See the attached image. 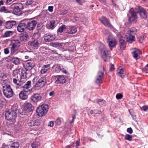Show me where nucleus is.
<instances>
[{"label":"nucleus","instance_id":"f3484780","mask_svg":"<svg viewBox=\"0 0 148 148\" xmlns=\"http://www.w3.org/2000/svg\"><path fill=\"white\" fill-rule=\"evenodd\" d=\"M104 73L101 72H99L96 77L95 83L97 84H101L102 83V79L104 75Z\"/></svg>","mask_w":148,"mask_h":148},{"label":"nucleus","instance_id":"423d86ee","mask_svg":"<svg viewBox=\"0 0 148 148\" xmlns=\"http://www.w3.org/2000/svg\"><path fill=\"white\" fill-rule=\"evenodd\" d=\"M102 58L105 62L108 61L111 57L110 52L106 48H103L101 50Z\"/></svg>","mask_w":148,"mask_h":148},{"label":"nucleus","instance_id":"a18cd8bd","mask_svg":"<svg viewBox=\"0 0 148 148\" xmlns=\"http://www.w3.org/2000/svg\"><path fill=\"white\" fill-rule=\"evenodd\" d=\"M40 36V34L39 31H37V32L34 33L33 36L36 39L39 38Z\"/></svg>","mask_w":148,"mask_h":148},{"label":"nucleus","instance_id":"e433bc0d","mask_svg":"<svg viewBox=\"0 0 148 148\" xmlns=\"http://www.w3.org/2000/svg\"><path fill=\"white\" fill-rule=\"evenodd\" d=\"M13 33L12 31H7L6 32L3 36V38L7 37L12 36Z\"/></svg>","mask_w":148,"mask_h":148},{"label":"nucleus","instance_id":"f8f14e48","mask_svg":"<svg viewBox=\"0 0 148 148\" xmlns=\"http://www.w3.org/2000/svg\"><path fill=\"white\" fill-rule=\"evenodd\" d=\"M30 99L31 102L36 104L37 102L41 100V96L38 93L35 94L31 97Z\"/></svg>","mask_w":148,"mask_h":148},{"label":"nucleus","instance_id":"9d476101","mask_svg":"<svg viewBox=\"0 0 148 148\" xmlns=\"http://www.w3.org/2000/svg\"><path fill=\"white\" fill-rule=\"evenodd\" d=\"M107 42L110 48L114 47L117 42L116 39L112 35H110L107 39Z\"/></svg>","mask_w":148,"mask_h":148},{"label":"nucleus","instance_id":"2f4dec72","mask_svg":"<svg viewBox=\"0 0 148 148\" xmlns=\"http://www.w3.org/2000/svg\"><path fill=\"white\" fill-rule=\"evenodd\" d=\"M19 147V144L17 142H12L8 146V148H18Z\"/></svg>","mask_w":148,"mask_h":148},{"label":"nucleus","instance_id":"72a5a7b5","mask_svg":"<svg viewBox=\"0 0 148 148\" xmlns=\"http://www.w3.org/2000/svg\"><path fill=\"white\" fill-rule=\"evenodd\" d=\"M55 21L52 20L47 25V27L49 29H53L54 28Z\"/></svg>","mask_w":148,"mask_h":148},{"label":"nucleus","instance_id":"79ce46f5","mask_svg":"<svg viewBox=\"0 0 148 148\" xmlns=\"http://www.w3.org/2000/svg\"><path fill=\"white\" fill-rule=\"evenodd\" d=\"M97 102L100 106H101L105 104L106 101L103 99H99L97 101Z\"/></svg>","mask_w":148,"mask_h":148},{"label":"nucleus","instance_id":"39448f33","mask_svg":"<svg viewBox=\"0 0 148 148\" xmlns=\"http://www.w3.org/2000/svg\"><path fill=\"white\" fill-rule=\"evenodd\" d=\"M48 106L46 104H43L38 107L36 112L38 115L42 117L45 115L48 111Z\"/></svg>","mask_w":148,"mask_h":148},{"label":"nucleus","instance_id":"4c0bfd02","mask_svg":"<svg viewBox=\"0 0 148 148\" xmlns=\"http://www.w3.org/2000/svg\"><path fill=\"white\" fill-rule=\"evenodd\" d=\"M0 12L4 13H9L10 12L8 8L3 6L0 8Z\"/></svg>","mask_w":148,"mask_h":148},{"label":"nucleus","instance_id":"de8ad7c7","mask_svg":"<svg viewBox=\"0 0 148 148\" xmlns=\"http://www.w3.org/2000/svg\"><path fill=\"white\" fill-rule=\"evenodd\" d=\"M123 95L122 94L118 93L116 95V97L117 99H120L123 98Z\"/></svg>","mask_w":148,"mask_h":148},{"label":"nucleus","instance_id":"a211bd4d","mask_svg":"<svg viewBox=\"0 0 148 148\" xmlns=\"http://www.w3.org/2000/svg\"><path fill=\"white\" fill-rule=\"evenodd\" d=\"M21 75V78L23 79H26L27 78L29 77L30 76V71L29 70H27L25 69V70H22Z\"/></svg>","mask_w":148,"mask_h":148},{"label":"nucleus","instance_id":"9b49d317","mask_svg":"<svg viewBox=\"0 0 148 148\" xmlns=\"http://www.w3.org/2000/svg\"><path fill=\"white\" fill-rule=\"evenodd\" d=\"M35 63L32 61L28 60L24 64V66L25 69L30 71L35 66Z\"/></svg>","mask_w":148,"mask_h":148},{"label":"nucleus","instance_id":"a19ab883","mask_svg":"<svg viewBox=\"0 0 148 148\" xmlns=\"http://www.w3.org/2000/svg\"><path fill=\"white\" fill-rule=\"evenodd\" d=\"M63 69V66H58L56 67L55 68V71L57 73H59L60 71H61Z\"/></svg>","mask_w":148,"mask_h":148},{"label":"nucleus","instance_id":"c9c22d12","mask_svg":"<svg viewBox=\"0 0 148 148\" xmlns=\"http://www.w3.org/2000/svg\"><path fill=\"white\" fill-rule=\"evenodd\" d=\"M130 14L131 16L134 17L135 18L137 19L138 18V16H137L138 12L134 11L133 9H131L130 10Z\"/></svg>","mask_w":148,"mask_h":148},{"label":"nucleus","instance_id":"393cba45","mask_svg":"<svg viewBox=\"0 0 148 148\" xmlns=\"http://www.w3.org/2000/svg\"><path fill=\"white\" fill-rule=\"evenodd\" d=\"M13 78H15L18 80L21 81V77L19 73V71L18 70L16 69L13 71Z\"/></svg>","mask_w":148,"mask_h":148},{"label":"nucleus","instance_id":"0eeeda50","mask_svg":"<svg viewBox=\"0 0 148 148\" xmlns=\"http://www.w3.org/2000/svg\"><path fill=\"white\" fill-rule=\"evenodd\" d=\"M27 29L29 31L34 29L37 24V22L35 20H25Z\"/></svg>","mask_w":148,"mask_h":148},{"label":"nucleus","instance_id":"412c9836","mask_svg":"<svg viewBox=\"0 0 148 148\" xmlns=\"http://www.w3.org/2000/svg\"><path fill=\"white\" fill-rule=\"evenodd\" d=\"M67 32L66 33L69 34H73L77 32L76 28L74 26H70L67 28Z\"/></svg>","mask_w":148,"mask_h":148},{"label":"nucleus","instance_id":"49530a36","mask_svg":"<svg viewBox=\"0 0 148 148\" xmlns=\"http://www.w3.org/2000/svg\"><path fill=\"white\" fill-rule=\"evenodd\" d=\"M148 69V64H147L145 66V67L142 69V71L143 72H145V73H148L147 72Z\"/></svg>","mask_w":148,"mask_h":148},{"label":"nucleus","instance_id":"1a4fd4ad","mask_svg":"<svg viewBox=\"0 0 148 148\" xmlns=\"http://www.w3.org/2000/svg\"><path fill=\"white\" fill-rule=\"evenodd\" d=\"M137 11L140 17L145 20L147 18L148 16V13L146 10L143 8L139 6L138 8Z\"/></svg>","mask_w":148,"mask_h":148},{"label":"nucleus","instance_id":"13d9d810","mask_svg":"<svg viewBox=\"0 0 148 148\" xmlns=\"http://www.w3.org/2000/svg\"><path fill=\"white\" fill-rule=\"evenodd\" d=\"M4 53L5 54H7L9 53V51L8 48H6L4 50Z\"/></svg>","mask_w":148,"mask_h":148},{"label":"nucleus","instance_id":"dca6fc26","mask_svg":"<svg viewBox=\"0 0 148 148\" xmlns=\"http://www.w3.org/2000/svg\"><path fill=\"white\" fill-rule=\"evenodd\" d=\"M56 36L55 34H46L45 36L44 40L46 42H50L54 40Z\"/></svg>","mask_w":148,"mask_h":148},{"label":"nucleus","instance_id":"0e129e2a","mask_svg":"<svg viewBox=\"0 0 148 148\" xmlns=\"http://www.w3.org/2000/svg\"><path fill=\"white\" fill-rule=\"evenodd\" d=\"M114 66L113 65H112L111 66L110 70V71H112L114 69Z\"/></svg>","mask_w":148,"mask_h":148},{"label":"nucleus","instance_id":"69168bd1","mask_svg":"<svg viewBox=\"0 0 148 148\" xmlns=\"http://www.w3.org/2000/svg\"><path fill=\"white\" fill-rule=\"evenodd\" d=\"M74 20L75 21H79V18L77 17H74L73 18Z\"/></svg>","mask_w":148,"mask_h":148},{"label":"nucleus","instance_id":"bb28decb","mask_svg":"<svg viewBox=\"0 0 148 148\" xmlns=\"http://www.w3.org/2000/svg\"><path fill=\"white\" fill-rule=\"evenodd\" d=\"M119 46L121 50H123L126 47V42L125 41V38L121 37L119 39Z\"/></svg>","mask_w":148,"mask_h":148},{"label":"nucleus","instance_id":"6e6d98bb","mask_svg":"<svg viewBox=\"0 0 148 148\" xmlns=\"http://www.w3.org/2000/svg\"><path fill=\"white\" fill-rule=\"evenodd\" d=\"M127 132L130 134H131L133 132V130L131 127H129L127 129Z\"/></svg>","mask_w":148,"mask_h":148},{"label":"nucleus","instance_id":"7ed1b4c3","mask_svg":"<svg viewBox=\"0 0 148 148\" xmlns=\"http://www.w3.org/2000/svg\"><path fill=\"white\" fill-rule=\"evenodd\" d=\"M7 82V80H5L3 82L4 85L2 87L3 92L4 96L7 98H10L13 96L14 95L12 89L9 84H5Z\"/></svg>","mask_w":148,"mask_h":148},{"label":"nucleus","instance_id":"e2e57ef3","mask_svg":"<svg viewBox=\"0 0 148 148\" xmlns=\"http://www.w3.org/2000/svg\"><path fill=\"white\" fill-rule=\"evenodd\" d=\"M76 147H77L78 146H79V142L77 141V140L76 142Z\"/></svg>","mask_w":148,"mask_h":148},{"label":"nucleus","instance_id":"338daca9","mask_svg":"<svg viewBox=\"0 0 148 148\" xmlns=\"http://www.w3.org/2000/svg\"><path fill=\"white\" fill-rule=\"evenodd\" d=\"M54 94V92L53 91L50 92L49 93V95L50 96H52Z\"/></svg>","mask_w":148,"mask_h":148},{"label":"nucleus","instance_id":"a878e982","mask_svg":"<svg viewBox=\"0 0 148 148\" xmlns=\"http://www.w3.org/2000/svg\"><path fill=\"white\" fill-rule=\"evenodd\" d=\"M127 39V41L129 43H132L133 41H134V36L130 33L127 34L125 36Z\"/></svg>","mask_w":148,"mask_h":148},{"label":"nucleus","instance_id":"09e8293b","mask_svg":"<svg viewBox=\"0 0 148 148\" xmlns=\"http://www.w3.org/2000/svg\"><path fill=\"white\" fill-rule=\"evenodd\" d=\"M141 109L144 111H146L148 110V106L145 105L141 108Z\"/></svg>","mask_w":148,"mask_h":148},{"label":"nucleus","instance_id":"f03ea898","mask_svg":"<svg viewBox=\"0 0 148 148\" xmlns=\"http://www.w3.org/2000/svg\"><path fill=\"white\" fill-rule=\"evenodd\" d=\"M32 81L34 82L37 81L36 83L33 86V88L36 90H38L44 87L47 83V78L45 76H43L40 78L38 77H35L33 79Z\"/></svg>","mask_w":148,"mask_h":148},{"label":"nucleus","instance_id":"680f3d73","mask_svg":"<svg viewBox=\"0 0 148 148\" xmlns=\"http://www.w3.org/2000/svg\"><path fill=\"white\" fill-rule=\"evenodd\" d=\"M49 126H50V127H53L54 125V123L53 122L51 121L49 122V124H48Z\"/></svg>","mask_w":148,"mask_h":148},{"label":"nucleus","instance_id":"8fccbe9b","mask_svg":"<svg viewBox=\"0 0 148 148\" xmlns=\"http://www.w3.org/2000/svg\"><path fill=\"white\" fill-rule=\"evenodd\" d=\"M27 125L28 126L30 127H32L34 126V121H29L27 123Z\"/></svg>","mask_w":148,"mask_h":148},{"label":"nucleus","instance_id":"3c124183","mask_svg":"<svg viewBox=\"0 0 148 148\" xmlns=\"http://www.w3.org/2000/svg\"><path fill=\"white\" fill-rule=\"evenodd\" d=\"M42 24H38L36 28V30L37 31H39L42 28Z\"/></svg>","mask_w":148,"mask_h":148},{"label":"nucleus","instance_id":"5fc2aeb1","mask_svg":"<svg viewBox=\"0 0 148 148\" xmlns=\"http://www.w3.org/2000/svg\"><path fill=\"white\" fill-rule=\"evenodd\" d=\"M34 125H39L40 124V122L38 120H36L34 121Z\"/></svg>","mask_w":148,"mask_h":148},{"label":"nucleus","instance_id":"aec40b11","mask_svg":"<svg viewBox=\"0 0 148 148\" xmlns=\"http://www.w3.org/2000/svg\"><path fill=\"white\" fill-rule=\"evenodd\" d=\"M16 23V21H14L11 20L7 21L5 23V27L8 29H11L15 25Z\"/></svg>","mask_w":148,"mask_h":148},{"label":"nucleus","instance_id":"f704fd0d","mask_svg":"<svg viewBox=\"0 0 148 148\" xmlns=\"http://www.w3.org/2000/svg\"><path fill=\"white\" fill-rule=\"evenodd\" d=\"M13 83L16 84V85L19 86H21L23 84V82L20 80H18L15 78L13 79Z\"/></svg>","mask_w":148,"mask_h":148},{"label":"nucleus","instance_id":"4468645a","mask_svg":"<svg viewBox=\"0 0 148 148\" xmlns=\"http://www.w3.org/2000/svg\"><path fill=\"white\" fill-rule=\"evenodd\" d=\"M22 22L20 23L17 27V30L20 32H23L24 30L27 29L25 20L22 21Z\"/></svg>","mask_w":148,"mask_h":148},{"label":"nucleus","instance_id":"58836bf2","mask_svg":"<svg viewBox=\"0 0 148 148\" xmlns=\"http://www.w3.org/2000/svg\"><path fill=\"white\" fill-rule=\"evenodd\" d=\"M66 29V26L65 25H63L61 26L57 30L58 32L62 33L64 30Z\"/></svg>","mask_w":148,"mask_h":148},{"label":"nucleus","instance_id":"cd10ccee","mask_svg":"<svg viewBox=\"0 0 148 148\" xmlns=\"http://www.w3.org/2000/svg\"><path fill=\"white\" fill-rule=\"evenodd\" d=\"M28 45L32 47H36L38 45L39 42L38 40L36 39L29 41L28 42Z\"/></svg>","mask_w":148,"mask_h":148},{"label":"nucleus","instance_id":"c03bdc74","mask_svg":"<svg viewBox=\"0 0 148 148\" xmlns=\"http://www.w3.org/2000/svg\"><path fill=\"white\" fill-rule=\"evenodd\" d=\"M137 32V30L134 27H132L130 29V33H129L133 35L135 34Z\"/></svg>","mask_w":148,"mask_h":148},{"label":"nucleus","instance_id":"4be33fe9","mask_svg":"<svg viewBox=\"0 0 148 148\" xmlns=\"http://www.w3.org/2000/svg\"><path fill=\"white\" fill-rule=\"evenodd\" d=\"M50 64H47L43 65L40 70V73L42 74L46 73L49 71L50 69Z\"/></svg>","mask_w":148,"mask_h":148},{"label":"nucleus","instance_id":"ea45409f","mask_svg":"<svg viewBox=\"0 0 148 148\" xmlns=\"http://www.w3.org/2000/svg\"><path fill=\"white\" fill-rule=\"evenodd\" d=\"M40 145V143L38 141H34L33 142L32 144V148H37Z\"/></svg>","mask_w":148,"mask_h":148},{"label":"nucleus","instance_id":"052dcab7","mask_svg":"<svg viewBox=\"0 0 148 148\" xmlns=\"http://www.w3.org/2000/svg\"><path fill=\"white\" fill-rule=\"evenodd\" d=\"M53 7L52 6L48 7V10L50 12H52L53 11Z\"/></svg>","mask_w":148,"mask_h":148},{"label":"nucleus","instance_id":"774afa93","mask_svg":"<svg viewBox=\"0 0 148 148\" xmlns=\"http://www.w3.org/2000/svg\"><path fill=\"white\" fill-rule=\"evenodd\" d=\"M74 146L73 145H69L67 146V148H73Z\"/></svg>","mask_w":148,"mask_h":148},{"label":"nucleus","instance_id":"5701e85b","mask_svg":"<svg viewBox=\"0 0 148 148\" xmlns=\"http://www.w3.org/2000/svg\"><path fill=\"white\" fill-rule=\"evenodd\" d=\"M116 71L118 75L122 78H123L125 75V72L124 69L121 67L117 69Z\"/></svg>","mask_w":148,"mask_h":148},{"label":"nucleus","instance_id":"20e7f679","mask_svg":"<svg viewBox=\"0 0 148 148\" xmlns=\"http://www.w3.org/2000/svg\"><path fill=\"white\" fill-rule=\"evenodd\" d=\"M11 53L12 54H14L15 52L17 51L20 47L21 42L17 39L11 40L10 41Z\"/></svg>","mask_w":148,"mask_h":148},{"label":"nucleus","instance_id":"b1692460","mask_svg":"<svg viewBox=\"0 0 148 148\" xmlns=\"http://www.w3.org/2000/svg\"><path fill=\"white\" fill-rule=\"evenodd\" d=\"M134 51L132 52V53L133 55V58L136 60L138 59V57L139 55H141L142 53V51L140 49H134Z\"/></svg>","mask_w":148,"mask_h":148},{"label":"nucleus","instance_id":"bf43d9fd","mask_svg":"<svg viewBox=\"0 0 148 148\" xmlns=\"http://www.w3.org/2000/svg\"><path fill=\"white\" fill-rule=\"evenodd\" d=\"M94 113L95 114H100L102 112L100 110H99L97 109H95L94 110Z\"/></svg>","mask_w":148,"mask_h":148},{"label":"nucleus","instance_id":"7c9ffc66","mask_svg":"<svg viewBox=\"0 0 148 148\" xmlns=\"http://www.w3.org/2000/svg\"><path fill=\"white\" fill-rule=\"evenodd\" d=\"M19 5L16 4L14 5L13 6V8L14 9L13 12L16 13V14H17L19 12H20L21 11V8L19 7Z\"/></svg>","mask_w":148,"mask_h":148},{"label":"nucleus","instance_id":"473e14b6","mask_svg":"<svg viewBox=\"0 0 148 148\" xmlns=\"http://www.w3.org/2000/svg\"><path fill=\"white\" fill-rule=\"evenodd\" d=\"M29 38V36L28 34L27 33H26L20 36V40L25 42L27 40V39Z\"/></svg>","mask_w":148,"mask_h":148},{"label":"nucleus","instance_id":"c756f323","mask_svg":"<svg viewBox=\"0 0 148 148\" xmlns=\"http://www.w3.org/2000/svg\"><path fill=\"white\" fill-rule=\"evenodd\" d=\"M10 61L16 65L20 64V59L17 57H12L10 59Z\"/></svg>","mask_w":148,"mask_h":148},{"label":"nucleus","instance_id":"c85d7f7f","mask_svg":"<svg viewBox=\"0 0 148 148\" xmlns=\"http://www.w3.org/2000/svg\"><path fill=\"white\" fill-rule=\"evenodd\" d=\"M26 92L24 90L21 91L19 94L20 98L22 100L26 99L28 98V95L26 94Z\"/></svg>","mask_w":148,"mask_h":148},{"label":"nucleus","instance_id":"f257e3e1","mask_svg":"<svg viewBox=\"0 0 148 148\" xmlns=\"http://www.w3.org/2000/svg\"><path fill=\"white\" fill-rule=\"evenodd\" d=\"M17 108L15 106H13L11 109L5 112V119L10 122H14L17 116Z\"/></svg>","mask_w":148,"mask_h":148},{"label":"nucleus","instance_id":"2eb2a0df","mask_svg":"<svg viewBox=\"0 0 148 148\" xmlns=\"http://www.w3.org/2000/svg\"><path fill=\"white\" fill-rule=\"evenodd\" d=\"M23 109L26 112H29L34 110V107L31 103H27L24 105Z\"/></svg>","mask_w":148,"mask_h":148},{"label":"nucleus","instance_id":"ddd939ff","mask_svg":"<svg viewBox=\"0 0 148 148\" xmlns=\"http://www.w3.org/2000/svg\"><path fill=\"white\" fill-rule=\"evenodd\" d=\"M23 90L27 92H31L33 90V88L32 87L31 82L28 81L26 83L23 87Z\"/></svg>","mask_w":148,"mask_h":148},{"label":"nucleus","instance_id":"6e6552de","mask_svg":"<svg viewBox=\"0 0 148 148\" xmlns=\"http://www.w3.org/2000/svg\"><path fill=\"white\" fill-rule=\"evenodd\" d=\"M101 23L104 25L110 28L111 29L115 30L114 26L111 24L109 20L105 16H102L99 19Z\"/></svg>","mask_w":148,"mask_h":148},{"label":"nucleus","instance_id":"6ab92c4d","mask_svg":"<svg viewBox=\"0 0 148 148\" xmlns=\"http://www.w3.org/2000/svg\"><path fill=\"white\" fill-rule=\"evenodd\" d=\"M55 79L56 83L58 84H63L66 82V79L63 75L57 76Z\"/></svg>","mask_w":148,"mask_h":148},{"label":"nucleus","instance_id":"37998d69","mask_svg":"<svg viewBox=\"0 0 148 148\" xmlns=\"http://www.w3.org/2000/svg\"><path fill=\"white\" fill-rule=\"evenodd\" d=\"M125 139L130 141L132 140V136L129 134H127L125 136Z\"/></svg>","mask_w":148,"mask_h":148},{"label":"nucleus","instance_id":"864d4df0","mask_svg":"<svg viewBox=\"0 0 148 148\" xmlns=\"http://www.w3.org/2000/svg\"><path fill=\"white\" fill-rule=\"evenodd\" d=\"M56 125H60L61 124V121L60 119L58 118L57 119L56 121Z\"/></svg>","mask_w":148,"mask_h":148},{"label":"nucleus","instance_id":"4d7b16f0","mask_svg":"<svg viewBox=\"0 0 148 148\" xmlns=\"http://www.w3.org/2000/svg\"><path fill=\"white\" fill-rule=\"evenodd\" d=\"M32 0H27L26 4L27 5H29L32 3Z\"/></svg>","mask_w":148,"mask_h":148},{"label":"nucleus","instance_id":"603ef678","mask_svg":"<svg viewBox=\"0 0 148 148\" xmlns=\"http://www.w3.org/2000/svg\"><path fill=\"white\" fill-rule=\"evenodd\" d=\"M135 19H136V18H135L134 17L131 16L129 17L128 18V20L130 22L132 23V22L134 21Z\"/></svg>","mask_w":148,"mask_h":148}]
</instances>
